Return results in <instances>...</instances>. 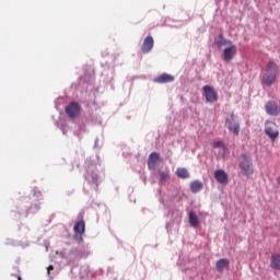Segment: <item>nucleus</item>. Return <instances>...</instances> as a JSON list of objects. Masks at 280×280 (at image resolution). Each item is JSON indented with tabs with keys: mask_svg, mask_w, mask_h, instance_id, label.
I'll use <instances>...</instances> for the list:
<instances>
[{
	"mask_svg": "<svg viewBox=\"0 0 280 280\" xmlns=\"http://www.w3.org/2000/svg\"><path fill=\"white\" fill-rule=\"evenodd\" d=\"M277 75H279V66L270 60L266 66L262 73V84L266 86H272L277 82Z\"/></svg>",
	"mask_w": 280,
	"mask_h": 280,
	"instance_id": "f257e3e1",
	"label": "nucleus"
},
{
	"mask_svg": "<svg viewBox=\"0 0 280 280\" xmlns=\"http://www.w3.org/2000/svg\"><path fill=\"white\" fill-rule=\"evenodd\" d=\"M240 170L243 176H253L255 174V170L253 167V158L250 155L242 154L240 161Z\"/></svg>",
	"mask_w": 280,
	"mask_h": 280,
	"instance_id": "f03ea898",
	"label": "nucleus"
},
{
	"mask_svg": "<svg viewBox=\"0 0 280 280\" xmlns=\"http://www.w3.org/2000/svg\"><path fill=\"white\" fill-rule=\"evenodd\" d=\"M73 231L75 233V235L73 236L74 242H83V236L86 231V222H84V220H80L74 224Z\"/></svg>",
	"mask_w": 280,
	"mask_h": 280,
	"instance_id": "7ed1b4c3",
	"label": "nucleus"
},
{
	"mask_svg": "<svg viewBox=\"0 0 280 280\" xmlns=\"http://www.w3.org/2000/svg\"><path fill=\"white\" fill-rule=\"evenodd\" d=\"M265 135H267V137L270 138L271 141H276L277 137H279V128L277 127V124L267 120L265 122Z\"/></svg>",
	"mask_w": 280,
	"mask_h": 280,
	"instance_id": "20e7f679",
	"label": "nucleus"
},
{
	"mask_svg": "<svg viewBox=\"0 0 280 280\" xmlns=\"http://www.w3.org/2000/svg\"><path fill=\"white\" fill-rule=\"evenodd\" d=\"M203 95L206 97V102L208 104H215L218 102V92H215V89L211 85H205L202 88Z\"/></svg>",
	"mask_w": 280,
	"mask_h": 280,
	"instance_id": "39448f33",
	"label": "nucleus"
},
{
	"mask_svg": "<svg viewBox=\"0 0 280 280\" xmlns=\"http://www.w3.org/2000/svg\"><path fill=\"white\" fill-rule=\"evenodd\" d=\"M225 126L230 132H233L236 137L240 135V121H237L235 114H232L230 118L225 120Z\"/></svg>",
	"mask_w": 280,
	"mask_h": 280,
	"instance_id": "423d86ee",
	"label": "nucleus"
},
{
	"mask_svg": "<svg viewBox=\"0 0 280 280\" xmlns=\"http://www.w3.org/2000/svg\"><path fill=\"white\" fill-rule=\"evenodd\" d=\"M265 109L267 115H270L271 117H279L280 115V107L273 101L267 102V104L265 105Z\"/></svg>",
	"mask_w": 280,
	"mask_h": 280,
	"instance_id": "0eeeda50",
	"label": "nucleus"
},
{
	"mask_svg": "<svg viewBox=\"0 0 280 280\" xmlns=\"http://www.w3.org/2000/svg\"><path fill=\"white\" fill-rule=\"evenodd\" d=\"M235 54H237V48L235 45H230L223 50V60L224 62H230L235 58Z\"/></svg>",
	"mask_w": 280,
	"mask_h": 280,
	"instance_id": "6e6552de",
	"label": "nucleus"
},
{
	"mask_svg": "<svg viewBox=\"0 0 280 280\" xmlns=\"http://www.w3.org/2000/svg\"><path fill=\"white\" fill-rule=\"evenodd\" d=\"M152 47H154V38L149 35L143 40V44L141 47L142 54H150V51H152Z\"/></svg>",
	"mask_w": 280,
	"mask_h": 280,
	"instance_id": "1a4fd4ad",
	"label": "nucleus"
},
{
	"mask_svg": "<svg viewBox=\"0 0 280 280\" xmlns=\"http://www.w3.org/2000/svg\"><path fill=\"white\" fill-rule=\"evenodd\" d=\"M214 178L220 185H226L229 183V174L224 170H217L214 172Z\"/></svg>",
	"mask_w": 280,
	"mask_h": 280,
	"instance_id": "9d476101",
	"label": "nucleus"
},
{
	"mask_svg": "<svg viewBox=\"0 0 280 280\" xmlns=\"http://www.w3.org/2000/svg\"><path fill=\"white\" fill-rule=\"evenodd\" d=\"M160 161H161V155L156 152H152L149 155V159H148L149 170H155L156 168V163H159Z\"/></svg>",
	"mask_w": 280,
	"mask_h": 280,
	"instance_id": "9b49d317",
	"label": "nucleus"
},
{
	"mask_svg": "<svg viewBox=\"0 0 280 280\" xmlns=\"http://www.w3.org/2000/svg\"><path fill=\"white\" fill-rule=\"evenodd\" d=\"M154 82H156L158 84H167L170 82H174V75L163 73V74L159 75L158 78H155Z\"/></svg>",
	"mask_w": 280,
	"mask_h": 280,
	"instance_id": "f8f14e48",
	"label": "nucleus"
},
{
	"mask_svg": "<svg viewBox=\"0 0 280 280\" xmlns=\"http://www.w3.org/2000/svg\"><path fill=\"white\" fill-rule=\"evenodd\" d=\"M214 45L217 47H226V45H233V42L225 39L223 34H220L215 39H214Z\"/></svg>",
	"mask_w": 280,
	"mask_h": 280,
	"instance_id": "ddd939ff",
	"label": "nucleus"
},
{
	"mask_svg": "<svg viewBox=\"0 0 280 280\" xmlns=\"http://www.w3.org/2000/svg\"><path fill=\"white\" fill-rule=\"evenodd\" d=\"M230 264L231 262L229 261V259L221 258L217 261L215 268H217L218 272H224V270H226V268H229Z\"/></svg>",
	"mask_w": 280,
	"mask_h": 280,
	"instance_id": "4468645a",
	"label": "nucleus"
},
{
	"mask_svg": "<svg viewBox=\"0 0 280 280\" xmlns=\"http://www.w3.org/2000/svg\"><path fill=\"white\" fill-rule=\"evenodd\" d=\"M82 113V107L78 103L72 102L71 103V119H74V117H78Z\"/></svg>",
	"mask_w": 280,
	"mask_h": 280,
	"instance_id": "2eb2a0df",
	"label": "nucleus"
},
{
	"mask_svg": "<svg viewBox=\"0 0 280 280\" xmlns=\"http://www.w3.org/2000/svg\"><path fill=\"white\" fill-rule=\"evenodd\" d=\"M189 224L192 226V229H198L200 221L198 220V215L196 212H190L189 213Z\"/></svg>",
	"mask_w": 280,
	"mask_h": 280,
	"instance_id": "dca6fc26",
	"label": "nucleus"
},
{
	"mask_svg": "<svg viewBox=\"0 0 280 280\" xmlns=\"http://www.w3.org/2000/svg\"><path fill=\"white\" fill-rule=\"evenodd\" d=\"M202 189V182L200 180H194L190 183V191L192 194H198Z\"/></svg>",
	"mask_w": 280,
	"mask_h": 280,
	"instance_id": "f3484780",
	"label": "nucleus"
},
{
	"mask_svg": "<svg viewBox=\"0 0 280 280\" xmlns=\"http://www.w3.org/2000/svg\"><path fill=\"white\" fill-rule=\"evenodd\" d=\"M270 266L273 270H280V254L271 256Z\"/></svg>",
	"mask_w": 280,
	"mask_h": 280,
	"instance_id": "a211bd4d",
	"label": "nucleus"
},
{
	"mask_svg": "<svg viewBox=\"0 0 280 280\" xmlns=\"http://www.w3.org/2000/svg\"><path fill=\"white\" fill-rule=\"evenodd\" d=\"M175 174H176L177 178H183V179L189 178V172L185 167L177 168Z\"/></svg>",
	"mask_w": 280,
	"mask_h": 280,
	"instance_id": "6ab92c4d",
	"label": "nucleus"
},
{
	"mask_svg": "<svg viewBox=\"0 0 280 280\" xmlns=\"http://www.w3.org/2000/svg\"><path fill=\"white\" fill-rule=\"evenodd\" d=\"M213 148H221L223 150V156H226L229 154V148H226V144H224L223 141H214Z\"/></svg>",
	"mask_w": 280,
	"mask_h": 280,
	"instance_id": "aec40b11",
	"label": "nucleus"
},
{
	"mask_svg": "<svg viewBox=\"0 0 280 280\" xmlns=\"http://www.w3.org/2000/svg\"><path fill=\"white\" fill-rule=\"evenodd\" d=\"M160 183H166L170 179V173L162 171L159 173Z\"/></svg>",
	"mask_w": 280,
	"mask_h": 280,
	"instance_id": "412c9836",
	"label": "nucleus"
},
{
	"mask_svg": "<svg viewBox=\"0 0 280 280\" xmlns=\"http://www.w3.org/2000/svg\"><path fill=\"white\" fill-rule=\"evenodd\" d=\"M66 114L68 115V117H71V104L66 106Z\"/></svg>",
	"mask_w": 280,
	"mask_h": 280,
	"instance_id": "4be33fe9",
	"label": "nucleus"
},
{
	"mask_svg": "<svg viewBox=\"0 0 280 280\" xmlns=\"http://www.w3.org/2000/svg\"><path fill=\"white\" fill-rule=\"evenodd\" d=\"M51 270H54V267L51 265H49L47 267V275L50 276L51 275Z\"/></svg>",
	"mask_w": 280,
	"mask_h": 280,
	"instance_id": "5701e85b",
	"label": "nucleus"
},
{
	"mask_svg": "<svg viewBox=\"0 0 280 280\" xmlns=\"http://www.w3.org/2000/svg\"><path fill=\"white\" fill-rule=\"evenodd\" d=\"M92 180L94 184H97V175L92 176Z\"/></svg>",
	"mask_w": 280,
	"mask_h": 280,
	"instance_id": "b1692460",
	"label": "nucleus"
},
{
	"mask_svg": "<svg viewBox=\"0 0 280 280\" xmlns=\"http://www.w3.org/2000/svg\"><path fill=\"white\" fill-rule=\"evenodd\" d=\"M88 167L91 170V167H93V163L89 162Z\"/></svg>",
	"mask_w": 280,
	"mask_h": 280,
	"instance_id": "393cba45",
	"label": "nucleus"
},
{
	"mask_svg": "<svg viewBox=\"0 0 280 280\" xmlns=\"http://www.w3.org/2000/svg\"><path fill=\"white\" fill-rule=\"evenodd\" d=\"M18 280H21V277H19Z\"/></svg>",
	"mask_w": 280,
	"mask_h": 280,
	"instance_id": "a878e982",
	"label": "nucleus"
}]
</instances>
